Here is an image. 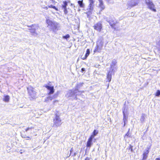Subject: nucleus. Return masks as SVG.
<instances>
[{"label": "nucleus", "mask_w": 160, "mask_h": 160, "mask_svg": "<svg viewBox=\"0 0 160 160\" xmlns=\"http://www.w3.org/2000/svg\"><path fill=\"white\" fill-rule=\"evenodd\" d=\"M99 2H102V0H98Z\"/></svg>", "instance_id": "nucleus-31"}, {"label": "nucleus", "mask_w": 160, "mask_h": 160, "mask_svg": "<svg viewBox=\"0 0 160 160\" xmlns=\"http://www.w3.org/2000/svg\"><path fill=\"white\" fill-rule=\"evenodd\" d=\"M99 7H100L101 11L103 10L105 8V7L103 5V1L99 2Z\"/></svg>", "instance_id": "nucleus-20"}, {"label": "nucleus", "mask_w": 160, "mask_h": 160, "mask_svg": "<svg viewBox=\"0 0 160 160\" xmlns=\"http://www.w3.org/2000/svg\"><path fill=\"white\" fill-rule=\"evenodd\" d=\"M123 113L124 115H125V113H124V111L123 112Z\"/></svg>", "instance_id": "nucleus-35"}, {"label": "nucleus", "mask_w": 160, "mask_h": 160, "mask_svg": "<svg viewBox=\"0 0 160 160\" xmlns=\"http://www.w3.org/2000/svg\"><path fill=\"white\" fill-rule=\"evenodd\" d=\"M83 0H82L81 1L79 0V1H78V4L79 5V6L81 8H83L84 7V5L83 3Z\"/></svg>", "instance_id": "nucleus-21"}, {"label": "nucleus", "mask_w": 160, "mask_h": 160, "mask_svg": "<svg viewBox=\"0 0 160 160\" xmlns=\"http://www.w3.org/2000/svg\"><path fill=\"white\" fill-rule=\"evenodd\" d=\"M117 22H114L113 21H110L109 22L110 26L115 30L117 29L118 27L117 25Z\"/></svg>", "instance_id": "nucleus-12"}, {"label": "nucleus", "mask_w": 160, "mask_h": 160, "mask_svg": "<svg viewBox=\"0 0 160 160\" xmlns=\"http://www.w3.org/2000/svg\"><path fill=\"white\" fill-rule=\"evenodd\" d=\"M99 2H102V0H98Z\"/></svg>", "instance_id": "nucleus-32"}, {"label": "nucleus", "mask_w": 160, "mask_h": 160, "mask_svg": "<svg viewBox=\"0 0 160 160\" xmlns=\"http://www.w3.org/2000/svg\"><path fill=\"white\" fill-rule=\"evenodd\" d=\"M155 160H160V158H157Z\"/></svg>", "instance_id": "nucleus-30"}, {"label": "nucleus", "mask_w": 160, "mask_h": 160, "mask_svg": "<svg viewBox=\"0 0 160 160\" xmlns=\"http://www.w3.org/2000/svg\"><path fill=\"white\" fill-rule=\"evenodd\" d=\"M98 133V131L96 130H94L92 132V134L90 136V137L94 138L95 136H96Z\"/></svg>", "instance_id": "nucleus-18"}, {"label": "nucleus", "mask_w": 160, "mask_h": 160, "mask_svg": "<svg viewBox=\"0 0 160 160\" xmlns=\"http://www.w3.org/2000/svg\"><path fill=\"white\" fill-rule=\"evenodd\" d=\"M63 4L62 5V8L63 9V11L65 14L68 13V11L67 9V7L68 5V2L66 1H63Z\"/></svg>", "instance_id": "nucleus-11"}, {"label": "nucleus", "mask_w": 160, "mask_h": 160, "mask_svg": "<svg viewBox=\"0 0 160 160\" xmlns=\"http://www.w3.org/2000/svg\"><path fill=\"white\" fill-rule=\"evenodd\" d=\"M34 128L33 127H28L25 130H22L21 132V135L23 138H28V139H30V137L28 136V135L34 133Z\"/></svg>", "instance_id": "nucleus-1"}, {"label": "nucleus", "mask_w": 160, "mask_h": 160, "mask_svg": "<svg viewBox=\"0 0 160 160\" xmlns=\"http://www.w3.org/2000/svg\"><path fill=\"white\" fill-rule=\"evenodd\" d=\"M148 0V2H149V1H150V0Z\"/></svg>", "instance_id": "nucleus-37"}, {"label": "nucleus", "mask_w": 160, "mask_h": 160, "mask_svg": "<svg viewBox=\"0 0 160 160\" xmlns=\"http://www.w3.org/2000/svg\"><path fill=\"white\" fill-rule=\"evenodd\" d=\"M72 94H74V93H75V92H72Z\"/></svg>", "instance_id": "nucleus-34"}, {"label": "nucleus", "mask_w": 160, "mask_h": 160, "mask_svg": "<svg viewBox=\"0 0 160 160\" xmlns=\"http://www.w3.org/2000/svg\"><path fill=\"white\" fill-rule=\"evenodd\" d=\"M160 95V90H158L155 93V95L157 97H159Z\"/></svg>", "instance_id": "nucleus-23"}, {"label": "nucleus", "mask_w": 160, "mask_h": 160, "mask_svg": "<svg viewBox=\"0 0 160 160\" xmlns=\"http://www.w3.org/2000/svg\"><path fill=\"white\" fill-rule=\"evenodd\" d=\"M81 72L82 73H84L85 72V69L84 68H82L81 69Z\"/></svg>", "instance_id": "nucleus-25"}, {"label": "nucleus", "mask_w": 160, "mask_h": 160, "mask_svg": "<svg viewBox=\"0 0 160 160\" xmlns=\"http://www.w3.org/2000/svg\"><path fill=\"white\" fill-rule=\"evenodd\" d=\"M51 82H49V83L46 85H45L44 87L46 88L49 91L48 93V94H52L54 92V87L53 86H52L50 83Z\"/></svg>", "instance_id": "nucleus-6"}, {"label": "nucleus", "mask_w": 160, "mask_h": 160, "mask_svg": "<svg viewBox=\"0 0 160 160\" xmlns=\"http://www.w3.org/2000/svg\"><path fill=\"white\" fill-rule=\"evenodd\" d=\"M27 89L28 93L30 97L32 98H34L36 94V92L34 90V88L31 86H30L27 88Z\"/></svg>", "instance_id": "nucleus-4"}, {"label": "nucleus", "mask_w": 160, "mask_h": 160, "mask_svg": "<svg viewBox=\"0 0 160 160\" xmlns=\"http://www.w3.org/2000/svg\"><path fill=\"white\" fill-rule=\"evenodd\" d=\"M48 98L50 100H52V97H49Z\"/></svg>", "instance_id": "nucleus-29"}, {"label": "nucleus", "mask_w": 160, "mask_h": 160, "mask_svg": "<svg viewBox=\"0 0 160 160\" xmlns=\"http://www.w3.org/2000/svg\"><path fill=\"white\" fill-rule=\"evenodd\" d=\"M134 0H131L130 3L128 4V6L132 7L138 5V2H137L134 1Z\"/></svg>", "instance_id": "nucleus-15"}, {"label": "nucleus", "mask_w": 160, "mask_h": 160, "mask_svg": "<svg viewBox=\"0 0 160 160\" xmlns=\"http://www.w3.org/2000/svg\"><path fill=\"white\" fill-rule=\"evenodd\" d=\"M145 3L148 5V8L153 12H156V9L154 8V5L152 1L148 2L146 1Z\"/></svg>", "instance_id": "nucleus-8"}, {"label": "nucleus", "mask_w": 160, "mask_h": 160, "mask_svg": "<svg viewBox=\"0 0 160 160\" xmlns=\"http://www.w3.org/2000/svg\"><path fill=\"white\" fill-rule=\"evenodd\" d=\"M132 147L131 145H130V147H129V149H131V151H132Z\"/></svg>", "instance_id": "nucleus-28"}, {"label": "nucleus", "mask_w": 160, "mask_h": 160, "mask_svg": "<svg viewBox=\"0 0 160 160\" xmlns=\"http://www.w3.org/2000/svg\"><path fill=\"white\" fill-rule=\"evenodd\" d=\"M130 135V133H129V131H128L125 134V136H127L128 137Z\"/></svg>", "instance_id": "nucleus-27"}, {"label": "nucleus", "mask_w": 160, "mask_h": 160, "mask_svg": "<svg viewBox=\"0 0 160 160\" xmlns=\"http://www.w3.org/2000/svg\"><path fill=\"white\" fill-rule=\"evenodd\" d=\"M116 64V63H113V65H115Z\"/></svg>", "instance_id": "nucleus-36"}, {"label": "nucleus", "mask_w": 160, "mask_h": 160, "mask_svg": "<svg viewBox=\"0 0 160 160\" xmlns=\"http://www.w3.org/2000/svg\"><path fill=\"white\" fill-rule=\"evenodd\" d=\"M90 3V4H94V1L93 0H89Z\"/></svg>", "instance_id": "nucleus-26"}, {"label": "nucleus", "mask_w": 160, "mask_h": 160, "mask_svg": "<svg viewBox=\"0 0 160 160\" xmlns=\"http://www.w3.org/2000/svg\"><path fill=\"white\" fill-rule=\"evenodd\" d=\"M106 78L108 82H110L112 79V74L110 71H108L107 75Z\"/></svg>", "instance_id": "nucleus-14"}, {"label": "nucleus", "mask_w": 160, "mask_h": 160, "mask_svg": "<svg viewBox=\"0 0 160 160\" xmlns=\"http://www.w3.org/2000/svg\"><path fill=\"white\" fill-rule=\"evenodd\" d=\"M90 54V50L89 49H88L86 50V53L85 55V56L83 57H82V55L81 57V58L82 60H85L86 59L87 57L89 56Z\"/></svg>", "instance_id": "nucleus-13"}, {"label": "nucleus", "mask_w": 160, "mask_h": 160, "mask_svg": "<svg viewBox=\"0 0 160 160\" xmlns=\"http://www.w3.org/2000/svg\"><path fill=\"white\" fill-rule=\"evenodd\" d=\"M93 27L94 30L98 32H101L102 29V24L101 22H98L95 24Z\"/></svg>", "instance_id": "nucleus-7"}, {"label": "nucleus", "mask_w": 160, "mask_h": 160, "mask_svg": "<svg viewBox=\"0 0 160 160\" xmlns=\"http://www.w3.org/2000/svg\"><path fill=\"white\" fill-rule=\"evenodd\" d=\"M53 127L56 128L60 126L62 124V120L57 114H55V117L53 119Z\"/></svg>", "instance_id": "nucleus-2"}, {"label": "nucleus", "mask_w": 160, "mask_h": 160, "mask_svg": "<svg viewBox=\"0 0 160 160\" xmlns=\"http://www.w3.org/2000/svg\"><path fill=\"white\" fill-rule=\"evenodd\" d=\"M94 4L89 3L88 5V10L89 12H92L94 8Z\"/></svg>", "instance_id": "nucleus-19"}, {"label": "nucleus", "mask_w": 160, "mask_h": 160, "mask_svg": "<svg viewBox=\"0 0 160 160\" xmlns=\"http://www.w3.org/2000/svg\"><path fill=\"white\" fill-rule=\"evenodd\" d=\"M69 37H70V36L68 34H67L66 35L63 36V38L64 39H67V38H69Z\"/></svg>", "instance_id": "nucleus-24"}, {"label": "nucleus", "mask_w": 160, "mask_h": 160, "mask_svg": "<svg viewBox=\"0 0 160 160\" xmlns=\"http://www.w3.org/2000/svg\"><path fill=\"white\" fill-rule=\"evenodd\" d=\"M46 22L48 25L50 27L51 29L54 30L57 29L58 24L57 22H54L49 19L46 20Z\"/></svg>", "instance_id": "nucleus-3"}, {"label": "nucleus", "mask_w": 160, "mask_h": 160, "mask_svg": "<svg viewBox=\"0 0 160 160\" xmlns=\"http://www.w3.org/2000/svg\"><path fill=\"white\" fill-rule=\"evenodd\" d=\"M10 100V97L8 95H5L3 98V101L6 102H8Z\"/></svg>", "instance_id": "nucleus-17"}, {"label": "nucleus", "mask_w": 160, "mask_h": 160, "mask_svg": "<svg viewBox=\"0 0 160 160\" xmlns=\"http://www.w3.org/2000/svg\"><path fill=\"white\" fill-rule=\"evenodd\" d=\"M79 92H80L81 93H83L84 92V91H79Z\"/></svg>", "instance_id": "nucleus-33"}, {"label": "nucleus", "mask_w": 160, "mask_h": 160, "mask_svg": "<svg viewBox=\"0 0 160 160\" xmlns=\"http://www.w3.org/2000/svg\"><path fill=\"white\" fill-rule=\"evenodd\" d=\"M48 8H52L54 9L55 10L57 11H58V9L55 6H53L52 5H48V6H46L45 7L43 8L44 9L46 10L48 9Z\"/></svg>", "instance_id": "nucleus-16"}, {"label": "nucleus", "mask_w": 160, "mask_h": 160, "mask_svg": "<svg viewBox=\"0 0 160 160\" xmlns=\"http://www.w3.org/2000/svg\"><path fill=\"white\" fill-rule=\"evenodd\" d=\"M149 148H147L144 151L142 154V160H146L148 157V155L149 152Z\"/></svg>", "instance_id": "nucleus-9"}, {"label": "nucleus", "mask_w": 160, "mask_h": 160, "mask_svg": "<svg viewBox=\"0 0 160 160\" xmlns=\"http://www.w3.org/2000/svg\"><path fill=\"white\" fill-rule=\"evenodd\" d=\"M145 118L144 115H142L141 117L140 120L141 122H143L145 120Z\"/></svg>", "instance_id": "nucleus-22"}, {"label": "nucleus", "mask_w": 160, "mask_h": 160, "mask_svg": "<svg viewBox=\"0 0 160 160\" xmlns=\"http://www.w3.org/2000/svg\"><path fill=\"white\" fill-rule=\"evenodd\" d=\"M93 138L90 137V136L88 138L86 144V146L87 148H90L92 145L93 144L92 139Z\"/></svg>", "instance_id": "nucleus-10"}, {"label": "nucleus", "mask_w": 160, "mask_h": 160, "mask_svg": "<svg viewBox=\"0 0 160 160\" xmlns=\"http://www.w3.org/2000/svg\"><path fill=\"white\" fill-rule=\"evenodd\" d=\"M103 46V42L102 41H100L99 42L98 44L96 46L94 50V52H100L101 50L102 49Z\"/></svg>", "instance_id": "nucleus-5"}]
</instances>
